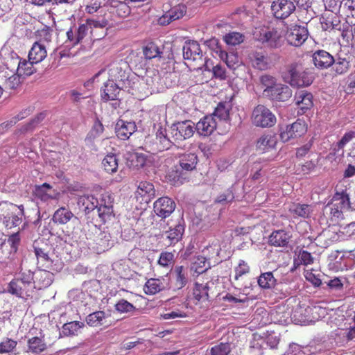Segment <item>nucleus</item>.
Listing matches in <instances>:
<instances>
[{
	"label": "nucleus",
	"instance_id": "nucleus-12",
	"mask_svg": "<svg viewBox=\"0 0 355 355\" xmlns=\"http://www.w3.org/2000/svg\"><path fill=\"white\" fill-rule=\"evenodd\" d=\"M306 130L304 121L298 119L292 124L286 125V129L280 132V139L283 142H287L291 139L302 137Z\"/></svg>",
	"mask_w": 355,
	"mask_h": 355
},
{
	"label": "nucleus",
	"instance_id": "nucleus-56",
	"mask_svg": "<svg viewBox=\"0 0 355 355\" xmlns=\"http://www.w3.org/2000/svg\"><path fill=\"white\" fill-rule=\"evenodd\" d=\"M116 311L120 313H132L136 311V307L124 299L119 300L114 306Z\"/></svg>",
	"mask_w": 355,
	"mask_h": 355
},
{
	"label": "nucleus",
	"instance_id": "nucleus-13",
	"mask_svg": "<svg viewBox=\"0 0 355 355\" xmlns=\"http://www.w3.org/2000/svg\"><path fill=\"white\" fill-rule=\"evenodd\" d=\"M311 58L313 64L319 70L329 69L335 62L334 57L323 49H318L313 52Z\"/></svg>",
	"mask_w": 355,
	"mask_h": 355
},
{
	"label": "nucleus",
	"instance_id": "nucleus-14",
	"mask_svg": "<svg viewBox=\"0 0 355 355\" xmlns=\"http://www.w3.org/2000/svg\"><path fill=\"white\" fill-rule=\"evenodd\" d=\"M114 197L109 192H104L101 194V202L97 209V215L99 218L105 221L113 214Z\"/></svg>",
	"mask_w": 355,
	"mask_h": 355
},
{
	"label": "nucleus",
	"instance_id": "nucleus-17",
	"mask_svg": "<svg viewBox=\"0 0 355 355\" xmlns=\"http://www.w3.org/2000/svg\"><path fill=\"white\" fill-rule=\"evenodd\" d=\"M33 193L37 198L43 202H47L49 200H58L60 196V192L52 189L51 185L46 182L41 185H35Z\"/></svg>",
	"mask_w": 355,
	"mask_h": 355
},
{
	"label": "nucleus",
	"instance_id": "nucleus-5",
	"mask_svg": "<svg viewBox=\"0 0 355 355\" xmlns=\"http://www.w3.org/2000/svg\"><path fill=\"white\" fill-rule=\"evenodd\" d=\"M284 78L291 86L302 87L312 84L314 75L311 69H301L297 63H293L288 66V76Z\"/></svg>",
	"mask_w": 355,
	"mask_h": 355
},
{
	"label": "nucleus",
	"instance_id": "nucleus-45",
	"mask_svg": "<svg viewBox=\"0 0 355 355\" xmlns=\"http://www.w3.org/2000/svg\"><path fill=\"white\" fill-rule=\"evenodd\" d=\"M230 105L227 103H220L216 107L214 112L211 116L217 118L220 121H227L229 119Z\"/></svg>",
	"mask_w": 355,
	"mask_h": 355
},
{
	"label": "nucleus",
	"instance_id": "nucleus-4",
	"mask_svg": "<svg viewBox=\"0 0 355 355\" xmlns=\"http://www.w3.org/2000/svg\"><path fill=\"white\" fill-rule=\"evenodd\" d=\"M162 231L158 234V238L162 239L167 245H175L182 239L185 230V224L182 218H179L174 225H170L169 221L159 226Z\"/></svg>",
	"mask_w": 355,
	"mask_h": 355
},
{
	"label": "nucleus",
	"instance_id": "nucleus-57",
	"mask_svg": "<svg viewBox=\"0 0 355 355\" xmlns=\"http://www.w3.org/2000/svg\"><path fill=\"white\" fill-rule=\"evenodd\" d=\"M45 117L44 114L40 113L33 119L29 123L22 125L19 129L21 133H26L28 131L33 130L37 125L44 120Z\"/></svg>",
	"mask_w": 355,
	"mask_h": 355
},
{
	"label": "nucleus",
	"instance_id": "nucleus-39",
	"mask_svg": "<svg viewBox=\"0 0 355 355\" xmlns=\"http://www.w3.org/2000/svg\"><path fill=\"white\" fill-rule=\"evenodd\" d=\"M321 24L322 28L324 31H328L329 29H337L339 30L340 21L339 18L336 16V14H331L327 16H322L321 19Z\"/></svg>",
	"mask_w": 355,
	"mask_h": 355
},
{
	"label": "nucleus",
	"instance_id": "nucleus-33",
	"mask_svg": "<svg viewBox=\"0 0 355 355\" xmlns=\"http://www.w3.org/2000/svg\"><path fill=\"white\" fill-rule=\"evenodd\" d=\"M198 161V157L195 153L184 154L180 158L179 164L181 168L189 172L196 168Z\"/></svg>",
	"mask_w": 355,
	"mask_h": 355
},
{
	"label": "nucleus",
	"instance_id": "nucleus-25",
	"mask_svg": "<svg viewBox=\"0 0 355 355\" xmlns=\"http://www.w3.org/2000/svg\"><path fill=\"white\" fill-rule=\"evenodd\" d=\"M291 238L290 234L284 230H277L269 236V244L275 247H287Z\"/></svg>",
	"mask_w": 355,
	"mask_h": 355
},
{
	"label": "nucleus",
	"instance_id": "nucleus-24",
	"mask_svg": "<svg viewBox=\"0 0 355 355\" xmlns=\"http://www.w3.org/2000/svg\"><path fill=\"white\" fill-rule=\"evenodd\" d=\"M155 138L158 148L161 151L169 149L173 144V141L171 139V137L167 133L166 128L163 127L160 124L157 125Z\"/></svg>",
	"mask_w": 355,
	"mask_h": 355
},
{
	"label": "nucleus",
	"instance_id": "nucleus-61",
	"mask_svg": "<svg viewBox=\"0 0 355 355\" xmlns=\"http://www.w3.org/2000/svg\"><path fill=\"white\" fill-rule=\"evenodd\" d=\"M17 344V341L10 338H6L0 343V354L12 352L16 347Z\"/></svg>",
	"mask_w": 355,
	"mask_h": 355
},
{
	"label": "nucleus",
	"instance_id": "nucleus-51",
	"mask_svg": "<svg viewBox=\"0 0 355 355\" xmlns=\"http://www.w3.org/2000/svg\"><path fill=\"white\" fill-rule=\"evenodd\" d=\"M209 287L207 284H196V287L193 291L195 298L200 300H209Z\"/></svg>",
	"mask_w": 355,
	"mask_h": 355
},
{
	"label": "nucleus",
	"instance_id": "nucleus-15",
	"mask_svg": "<svg viewBox=\"0 0 355 355\" xmlns=\"http://www.w3.org/2000/svg\"><path fill=\"white\" fill-rule=\"evenodd\" d=\"M292 94L288 85L279 83L265 97L273 101L285 102L291 98Z\"/></svg>",
	"mask_w": 355,
	"mask_h": 355
},
{
	"label": "nucleus",
	"instance_id": "nucleus-55",
	"mask_svg": "<svg viewBox=\"0 0 355 355\" xmlns=\"http://www.w3.org/2000/svg\"><path fill=\"white\" fill-rule=\"evenodd\" d=\"M230 352L231 347L228 343H220L209 349L211 355H228Z\"/></svg>",
	"mask_w": 355,
	"mask_h": 355
},
{
	"label": "nucleus",
	"instance_id": "nucleus-20",
	"mask_svg": "<svg viewBox=\"0 0 355 355\" xmlns=\"http://www.w3.org/2000/svg\"><path fill=\"white\" fill-rule=\"evenodd\" d=\"M135 122L118 120L115 125V132L118 138L121 140L128 139L136 130Z\"/></svg>",
	"mask_w": 355,
	"mask_h": 355
},
{
	"label": "nucleus",
	"instance_id": "nucleus-22",
	"mask_svg": "<svg viewBox=\"0 0 355 355\" xmlns=\"http://www.w3.org/2000/svg\"><path fill=\"white\" fill-rule=\"evenodd\" d=\"M172 276L175 289H182L189 282L188 268L182 266H176L172 272Z\"/></svg>",
	"mask_w": 355,
	"mask_h": 355
},
{
	"label": "nucleus",
	"instance_id": "nucleus-40",
	"mask_svg": "<svg viewBox=\"0 0 355 355\" xmlns=\"http://www.w3.org/2000/svg\"><path fill=\"white\" fill-rule=\"evenodd\" d=\"M250 58L254 67L259 70L268 69V59L261 52L254 51L250 54Z\"/></svg>",
	"mask_w": 355,
	"mask_h": 355
},
{
	"label": "nucleus",
	"instance_id": "nucleus-19",
	"mask_svg": "<svg viewBox=\"0 0 355 355\" xmlns=\"http://www.w3.org/2000/svg\"><path fill=\"white\" fill-rule=\"evenodd\" d=\"M217 121L214 116L207 115L204 116L196 124V130L202 136L210 135L216 128Z\"/></svg>",
	"mask_w": 355,
	"mask_h": 355
},
{
	"label": "nucleus",
	"instance_id": "nucleus-49",
	"mask_svg": "<svg viewBox=\"0 0 355 355\" xmlns=\"http://www.w3.org/2000/svg\"><path fill=\"white\" fill-rule=\"evenodd\" d=\"M289 210L292 214L302 218H307L311 214L310 206L306 204H294Z\"/></svg>",
	"mask_w": 355,
	"mask_h": 355
},
{
	"label": "nucleus",
	"instance_id": "nucleus-3",
	"mask_svg": "<svg viewBox=\"0 0 355 355\" xmlns=\"http://www.w3.org/2000/svg\"><path fill=\"white\" fill-rule=\"evenodd\" d=\"M184 59L194 63L195 69L210 71L209 60L203 55L200 44L196 41L185 42L182 48Z\"/></svg>",
	"mask_w": 355,
	"mask_h": 355
},
{
	"label": "nucleus",
	"instance_id": "nucleus-30",
	"mask_svg": "<svg viewBox=\"0 0 355 355\" xmlns=\"http://www.w3.org/2000/svg\"><path fill=\"white\" fill-rule=\"evenodd\" d=\"M47 55L45 46L36 42L33 44L28 53V59L35 64L42 62Z\"/></svg>",
	"mask_w": 355,
	"mask_h": 355
},
{
	"label": "nucleus",
	"instance_id": "nucleus-23",
	"mask_svg": "<svg viewBox=\"0 0 355 355\" xmlns=\"http://www.w3.org/2000/svg\"><path fill=\"white\" fill-rule=\"evenodd\" d=\"M295 104L302 111L300 113L302 114H304L313 105L312 94L304 90H301L295 93Z\"/></svg>",
	"mask_w": 355,
	"mask_h": 355
},
{
	"label": "nucleus",
	"instance_id": "nucleus-64",
	"mask_svg": "<svg viewBox=\"0 0 355 355\" xmlns=\"http://www.w3.org/2000/svg\"><path fill=\"white\" fill-rule=\"evenodd\" d=\"M220 248L216 245L209 246L202 250L204 257L209 261L211 258L217 257L219 254Z\"/></svg>",
	"mask_w": 355,
	"mask_h": 355
},
{
	"label": "nucleus",
	"instance_id": "nucleus-35",
	"mask_svg": "<svg viewBox=\"0 0 355 355\" xmlns=\"http://www.w3.org/2000/svg\"><path fill=\"white\" fill-rule=\"evenodd\" d=\"M84 326V323L79 321L67 322L62 325L61 334L64 336H76Z\"/></svg>",
	"mask_w": 355,
	"mask_h": 355
},
{
	"label": "nucleus",
	"instance_id": "nucleus-2",
	"mask_svg": "<svg viewBox=\"0 0 355 355\" xmlns=\"http://www.w3.org/2000/svg\"><path fill=\"white\" fill-rule=\"evenodd\" d=\"M253 38L263 47L270 49L281 48L284 43L283 36L277 28L268 26L256 28L252 33Z\"/></svg>",
	"mask_w": 355,
	"mask_h": 355
},
{
	"label": "nucleus",
	"instance_id": "nucleus-31",
	"mask_svg": "<svg viewBox=\"0 0 355 355\" xmlns=\"http://www.w3.org/2000/svg\"><path fill=\"white\" fill-rule=\"evenodd\" d=\"M108 10L110 13L120 18L127 17L130 12V7L125 2L116 0H113L110 2Z\"/></svg>",
	"mask_w": 355,
	"mask_h": 355
},
{
	"label": "nucleus",
	"instance_id": "nucleus-8",
	"mask_svg": "<svg viewBox=\"0 0 355 355\" xmlns=\"http://www.w3.org/2000/svg\"><path fill=\"white\" fill-rule=\"evenodd\" d=\"M196 130V124L186 120L172 124L170 128V135L174 141L187 139L193 136Z\"/></svg>",
	"mask_w": 355,
	"mask_h": 355
},
{
	"label": "nucleus",
	"instance_id": "nucleus-58",
	"mask_svg": "<svg viewBox=\"0 0 355 355\" xmlns=\"http://www.w3.org/2000/svg\"><path fill=\"white\" fill-rule=\"evenodd\" d=\"M342 12L347 18H355V0H343Z\"/></svg>",
	"mask_w": 355,
	"mask_h": 355
},
{
	"label": "nucleus",
	"instance_id": "nucleus-50",
	"mask_svg": "<svg viewBox=\"0 0 355 355\" xmlns=\"http://www.w3.org/2000/svg\"><path fill=\"white\" fill-rule=\"evenodd\" d=\"M137 192L141 196H147L149 198L155 196V190L152 183L149 182H141L138 187Z\"/></svg>",
	"mask_w": 355,
	"mask_h": 355
},
{
	"label": "nucleus",
	"instance_id": "nucleus-52",
	"mask_svg": "<svg viewBox=\"0 0 355 355\" xmlns=\"http://www.w3.org/2000/svg\"><path fill=\"white\" fill-rule=\"evenodd\" d=\"M144 54L147 59H153L160 56L162 52L159 46L154 42L148 43L144 48Z\"/></svg>",
	"mask_w": 355,
	"mask_h": 355
},
{
	"label": "nucleus",
	"instance_id": "nucleus-62",
	"mask_svg": "<svg viewBox=\"0 0 355 355\" xmlns=\"http://www.w3.org/2000/svg\"><path fill=\"white\" fill-rule=\"evenodd\" d=\"M213 73V77L219 80H225L227 77L226 69L220 64H216L210 69Z\"/></svg>",
	"mask_w": 355,
	"mask_h": 355
},
{
	"label": "nucleus",
	"instance_id": "nucleus-44",
	"mask_svg": "<svg viewBox=\"0 0 355 355\" xmlns=\"http://www.w3.org/2000/svg\"><path fill=\"white\" fill-rule=\"evenodd\" d=\"M211 268V264L206 257L198 256L191 266V270H193L198 274H202Z\"/></svg>",
	"mask_w": 355,
	"mask_h": 355
},
{
	"label": "nucleus",
	"instance_id": "nucleus-60",
	"mask_svg": "<svg viewBox=\"0 0 355 355\" xmlns=\"http://www.w3.org/2000/svg\"><path fill=\"white\" fill-rule=\"evenodd\" d=\"M343 1L340 0H324V7L327 10L331 11L334 14L342 11Z\"/></svg>",
	"mask_w": 355,
	"mask_h": 355
},
{
	"label": "nucleus",
	"instance_id": "nucleus-6",
	"mask_svg": "<svg viewBox=\"0 0 355 355\" xmlns=\"http://www.w3.org/2000/svg\"><path fill=\"white\" fill-rule=\"evenodd\" d=\"M22 218L23 213L16 205L7 202L0 203V220L7 229L19 226Z\"/></svg>",
	"mask_w": 355,
	"mask_h": 355
},
{
	"label": "nucleus",
	"instance_id": "nucleus-11",
	"mask_svg": "<svg viewBox=\"0 0 355 355\" xmlns=\"http://www.w3.org/2000/svg\"><path fill=\"white\" fill-rule=\"evenodd\" d=\"M309 31L306 26L295 25L286 33V40L290 45L295 47L302 46L307 40Z\"/></svg>",
	"mask_w": 355,
	"mask_h": 355
},
{
	"label": "nucleus",
	"instance_id": "nucleus-28",
	"mask_svg": "<svg viewBox=\"0 0 355 355\" xmlns=\"http://www.w3.org/2000/svg\"><path fill=\"white\" fill-rule=\"evenodd\" d=\"M73 218H76L74 214L67 207H61L53 214L52 221L58 225H65Z\"/></svg>",
	"mask_w": 355,
	"mask_h": 355
},
{
	"label": "nucleus",
	"instance_id": "nucleus-38",
	"mask_svg": "<svg viewBox=\"0 0 355 355\" xmlns=\"http://www.w3.org/2000/svg\"><path fill=\"white\" fill-rule=\"evenodd\" d=\"M164 287L160 279L151 278L146 282L144 290L147 295H155L164 290Z\"/></svg>",
	"mask_w": 355,
	"mask_h": 355
},
{
	"label": "nucleus",
	"instance_id": "nucleus-54",
	"mask_svg": "<svg viewBox=\"0 0 355 355\" xmlns=\"http://www.w3.org/2000/svg\"><path fill=\"white\" fill-rule=\"evenodd\" d=\"M245 36L239 32H230L224 36L225 42L232 46L238 45L244 41Z\"/></svg>",
	"mask_w": 355,
	"mask_h": 355
},
{
	"label": "nucleus",
	"instance_id": "nucleus-48",
	"mask_svg": "<svg viewBox=\"0 0 355 355\" xmlns=\"http://www.w3.org/2000/svg\"><path fill=\"white\" fill-rule=\"evenodd\" d=\"M31 60L26 61L25 60L19 61L18 67L17 68V72L19 76H31L32 75L35 69L33 68V64Z\"/></svg>",
	"mask_w": 355,
	"mask_h": 355
},
{
	"label": "nucleus",
	"instance_id": "nucleus-41",
	"mask_svg": "<svg viewBox=\"0 0 355 355\" xmlns=\"http://www.w3.org/2000/svg\"><path fill=\"white\" fill-rule=\"evenodd\" d=\"M104 127L101 122L98 120H96L90 131L88 132L86 138L85 142L87 144H92L94 141L99 137L101 135L103 132Z\"/></svg>",
	"mask_w": 355,
	"mask_h": 355
},
{
	"label": "nucleus",
	"instance_id": "nucleus-53",
	"mask_svg": "<svg viewBox=\"0 0 355 355\" xmlns=\"http://www.w3.org/2000/svg\"><path fill=\"white\" fill-rule=\"evenodd\" d=\"M16 279L25 284L31 288H35L34 272L31 270H21Z\"/></svg>",
	"mask_w": 355,
	"mask_h": 355
},
{
	"label": "nucleus",
	"instance_id": "nucleus-18",
	"mask_svg": "<svg viewBox=\"0 0 355 355\" xmlns=\"http://www.w3.org/2000/svg\"><path fill=\"white\" fill-rule=\"evenodd\" d=\"M125 62H117L113 63L109 69V77L110 80L116 82L119 84L126 86V83L129 84L128 80V75L124 69V67H126Z\"/></svg>",
	"mask_w": 355,
	"mask_h": 355
},
{
	"label": "nucleus",
	"instance_id": "nucleus-63",
	"mask_svg": "<svg viewBox=\"0 0 355 355\" xmlns=\"http://www.w3.org/2000/svg\"><path fill=\"white\" fill-rule=\"evenodd\" d=\"M234 199V196L233 190L232 188H230V189H227V191H225V192H224L223 193L219 195L217 197L216 202H217L218 203L230 202L233 201Z\"/></svg>",
	"mask_w": 355,
	"mask_h": 355
},
{
	"label": "nucleus",
	"instance_id": "nucleus-42",
	"mask_svg": "<svg viewBox=\"0 0 355 355\" xmlns=\"http://www.w3.org/2000/svg\"><path fill=\"white\" fill-rule=\"evenodd\" d=\"M259 286L263 289H269L275 286L276 279L272 272L261 273L258 278Z\"/></svg>",
	"mask_w": 355,
	"mask_h": 355
},
{
	"label": "nucleus",
	"instance_id": "nucleus-21",
	"mask_svg": "<svg viewBox=\"0 0 355 355\" xmlns=\"http://www.w3.org/2000/svg\"><path fill=\"white\" fill-rule=\"evenodd\" d=\"M33 288L15 278L8 284V292L17 297L30 296Z\"/></svg>",
	"mask_w": 355,
	"mask_h": 355
},
{
	"label": "nucleus",
	"instance_id": "nucleus-59",
	"mask_svg": "<svg viewBox=\"0 0 355 355\" xmlns=\"http://www.w3.org/2000/svg\"><path fill=\"white\" fill-rule=\"evenodd\" d=\"M4 59L6 60L5 66L7 69L10 70L14 69L16 67L17 68L19 62L21 61L19 60L18 55L13 51H10L8 57H5Z\"/></svg>",
	"mask_w": 355,
	"mask_h": 355
},
{
	"label": "nucleus",
	"instance_id": "nucleus-36",
	"mask_svg": "<svg viewBox=\"0 0 355 355\" xmlns=\"http://www.w3.org/2000/svg\"><path fill=\"white\" fill-rule=\"evenodd\" d=\"M259 83L263 89V95L265 97L279 83L277 82V79L274 76L263 74L259 78Z\"/></svg>",
	"mask_w": 355,
	"mask_h": 355
},
{
	"label": "nucleus",
	"instance_id": "nucleus-27",
	"mask_svg": "<svg viewBox=\"0 0 355 355\" xmlns=\"http://www.w3.org/2000/svg\"><path fill=\"white\" fill-rule=\"evenodd\" d=\"M186 13V7L184 5H178L171 8L162 17L159 19L160 24H170L171 21L182 18Z\"/></svg>",
	"mask_w": 355,
	"mask_h": 355
},
{
	"label": "nucleus",
	"instance_id": "nucleus-47",
	"mask_svg": "<svg viewBox=\"0 0 355 355\" xmlns=\"http://www.w3.org/2000/svg\"><path fill=\"white\" fill-rule=\"evenodd\" d=\"M110 234L102 232L96 239V244L99 247V250L105 251L110 249L113 245V241L111 239Z\"/></svg>",
	"mask_w": 355,
	"mask_h": 355
},
{
	"label": "nucleus",
	"instance_id": "nucleus-32",
	"mask_svg": "<svg viewBox=\"0 0 355 355\" xmlns=\"http://www.w3.org/2000/svg\"><path fill=\"white\" fill-rule=\"evenodd\" d=\"M27 352L39 354L46 349V344L42 338L34 336L28 340Z\"/></svg>",
	"mask_w": 355,
	"mask_h": 355
},
{
	"label": "nucleus",
	"instance_id": "nucleus-29",
	"mask_svg": "<svg viewBox=\"0 0 355 355\" xmlns=\"http://www.w3.org/2000/svg\"><path fill=\"white\" fill-rule=\"evenodd\" d=\"M180 164L172 167L167 173L168 180L174 184H182L187 179V172Z\"/></svg>",
	"mask_w": 355,
	"mask_h": 355
},
{
	"label": "nucleus",
	"instance_id": "nucleus-10",
	"mask_svg": "<svg viewBox=\"0 0 355 355\" xmlns=\"http://www.w3.org/2000/svg\"><path fill=\"white\" fill-rule=\"evenodd\" d=\"M271 12L277 19L288 18L296 9L292 0H275L271 3Z\"/></svg>",
	"mask_w": 355,
	"mask_h": 355
},
{
	"label": "nucleus",
	"instance_id": "nucleus-7",
	"mask_svg": "<svg viewBox=\"0 0 355 355\" xmlns=\"http://www.w3.org/2000/svg\"><path fill=\"white\" fill-rule=\"evenodd\" d=\"M251 120L253 125L260 128H271L277 122V118L272 111L261 104L253 109Z\"/></svg>",
	"mask_w": 355,
	"mask_h": 355
},
{
	"label": "nucleus",
	"instance_id": "nucleus-16",
	"mask_svg": "<svg viewBox=\"0 0 355 355\" xmlns=\"http://www.w3.org/2000/svg\"><path fill=\"white\" fill-rule=\"evenodd\" d=\"M125 88H127V87H124V85L109 79L107 82L104 84L101 89V95L102 99L105 101L116 100L119 98L120 92Z\"/></svg>",
	"mask_w": 355,
	"mask_h": 355
},
{
	"label": "nucleus",
	"instance_id": "nucleus-46",
	"mask_svg": "<svg viewBox=\"0 0 355 355\" xmlns=\"http://www.w3.org/2000/svg\"><path fill=\"white\" fill-rule=\"evenodd\" d=\"M105 318V313L103 311H98L89 314L86 318V322L91 327H98L103 324V320Z\"/></svg>",
	"mask_w": 355,
	"mask_h": 355
},
{
	"label": "nucleus",
	"instance_id": "nucleus-26",
	"mask_svg": "<svg viewBox=\"0 0 355 355\" xmlns=\"http://www.w3.org/2000/svg\"><path fill=\"white\" fill-rule=\"evenodd\" d=\"M78 205L82 209L85 214H88L92 211H96L98 208L99 202L94 196H83L78 200Z\"/></svg>",
	"mask_w": 355,
	"mask_h": 355
},
{
	"label": "nucleus",
	"instance_id": "nucleus-43",
	"mask_svg": "<svg viewBox=\"0 0 355 355\" xmlns=\"http://www.w3.org/2000/svg\"><path fill=\"white\" fill-rule=\"evenodd\" d=\"M118 161L115 154H108L103 159L102 164L107 173H113L117 171Z\"/></svg>",
	"mask_w": 355,
	"mask_h": 355
},
{
	"label": "nucleus",
	"instance_id": "nucleus-1",
	"mask_svg": "<svg viewBox=\"0 0 355 355\" xmlns=\"http://www.w3.org/2000/svg\"><path fill=\"white\" fill-rule=\"evenodd\" d=\"M355 210L350 202L349 196L346 191H336L331 200L324 207V214L329 215L332 222L343 218V211Z\"/></svg>",
	"mask_w": 355,
	"mask_h": 355
},
{
	"label": "nucleus",
	"instance_id": "nucleus-34",
	"mask_svg": "<svg viewBox=\"0 0 355 355\" xmlns=\"http://www.w3.org/2000/svg\"><path fill=\"white\" fill-rule=\"evenodd\" d=\"M277 138L275 135H263L257 142V148L260 151L265 152L275 148L277 144Z\"/></svg>",
	"mask_w": 355,
	"mask_h": 355
},
{
	"label": "nucleus",
	"instance_id": "nucleus-37",
	"mask_svg": "<svg viewBox=\"0 0 355 355\" xmlns=\"http://www.w3.org/2000/svg\"><path fill=\"white\" fill-rule=\"evenodd\" d=\"M335 62L332 67V71L336 75H343L346 73L350 67V62L346 58L338 56L334 58Z\"/></svg>",
	"mask_w": 355,
	"mask_h": 355
},
{
	"label": "nucleus",
	"instance_id": "nucleus-9",
	"mask_svg": "<svg viewBox=\"0 0 355 355\" xmlns=\"http://www.w3.org/2000/svg\"><path fill=\"white\" fill-rule=\"evenodd\" d=\"M176 207L174 200L167 196L158 198L153 204L155 213L162 219L159 222V226L165 224V218L168 217Z\"/></svg>",
	"mask_w": 355,
	"mask_h": 355
}]
</instances>
